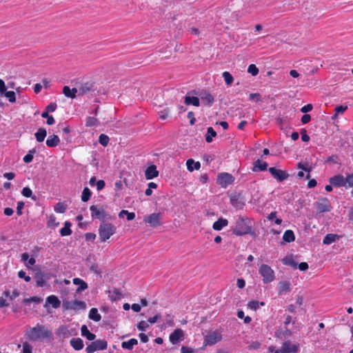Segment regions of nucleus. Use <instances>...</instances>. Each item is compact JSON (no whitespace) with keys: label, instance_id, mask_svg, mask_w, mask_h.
<instances>
[{"label":"nucleus","instance_id":"51","mask_svg":"<svg viewBox=\"0 0 353 353\" xmlns=\"http://www.w3.org/2000/svg\"><path fill=\"white\" fill-rule=\"evenodd\" d=\"M41 301H42V299L38 296H32L30 298L24 299L23 302L26 305H28L29 303H30L32 302L40 303Z\"/></svg>","mask_w":353,"mask_h":353},{"label":"nucleus","instance_id":"17","mask_svg":"<svg viewBox=\"0 0 353 353\" xmlns=\"http://www.w3.org/2000/svg\"><path fill=\"white\" fill-rule=\"evenodd\" d=\"M183 336V331L180 328H177L174 330V331L172 333H171L169 339L170 341L174 345L176 344Z\"/></svg>","mask_w":353,"mask_h":353},{"label":"nucleus","instance_id":"8","mask_svg":"<svg viewBox=\"0 0 353 353\" xmlns=\"http://www.w3.org/2000/svg\"><path fill=\"white\" fill-rule=\"evenodd\" d=\"M107 347L108 343L105 340L98 339L89 344L87 346L85 351L87 353H94L96 351L104 350L107 349Z\"/></svg>","mask_w":353,"mask_h":353},{"label":"nucleus","instance_id":"25","mask_svg":"<svg viewBox=\"0 0 353 353\" xmlns=\"http://www.w3.org/2000/svg\"><path fill=\"white\" fill-rule=\"evenodd\" d=\"M340 239V236L336 234H327L325 236L323 243L325 245H330Z\"/></svg>","mask_w":353,"mask_h":353},{"label":"nucleus","instance_id":"39","mask_svg":"<svg viewBox=\"0 0 353 353\" xmlns=\"http://www.w3.org/2000/svg\"><path fill=\"white\" fill-rule=\"evenodd\" d=\"M37 152V150L35 148L30 150L28 153L24 156L23 161L26 163H30L32 161L34 158V154Z\"/></svg>","mask_w":353,"mask_h":353},{"label":"nucleus","instance_id":"52","mask_svg":"<svg viewBox=\"0 0 353 353\" xmlns=\"http://www.w3.org/2000/svg\"><path fill=\"white\" fill-rule=\"evenodd\" d=\"M59 224V222H56V217L52 214L49 217V219L48 221L47 226L48 227H57Z\"/></svg>","mask_w":353,"mask_h":353},{"label":"nucleus","instance_id":"56","mask_svg":"<svg viewBox=\"0 0 353 353\" xmlns=\"http://www.w3.org/2000/svg\"><path fill=\"white\" fill-rule=\"evenodd\" d=\"M90 270L92 272H93L97 275H101V274L102 272V271L100 270L98 264H97V263L92 264L90 267Z\"/></svg>","mask_w":353,"mask_h":353},{"label":"nucleus","instance_id":"23","mask_svg":"<svg viewBox=\"0 0 353 353\" xmlns=\"http://www.w3.org/2000/svg\"><path fill=\"white\" fill-rule=\"evenodd\" d=\"M228 221L222 217L219 218L213 223L212 228L216 231L221 230L225 226L228 225Z\"/></svg>","mask_w":353,"mask_h":353},{"label":"nucleus","instance_id":"55","mask_svg":"<svg viewBox=\"0 0 353 353\" xmlns=\"http://www.w3.org/2000/svg\"><path fill=\"white\" fill-rule=\"evenodd\" d=\"M248 306L251 310L256 311L259 308V301L252 300L248 303Z\"/></svg>","mask_w":353,"mask_h":353},{"label":"nucleus","instance_id":"9","mask_svg":"<svg viewBox=\"0 0 353 353\" xmlns=\"http://www.w3.org/2000/svg\"><path fill=\"white\" fill-rule=\"evenodd\" d=\"M235 178L230 173L222 172L218 174L216 183L222 188H227L228 185L232 184Z\"/></svg>","mask_w":353,"mask_h":353},{"label":"nucleus","instance_id":"32","mask_svg":"<svg viewBox=\"0 0 353 353\" xmlns=\"http://www.w3.org/2000/svg\"><path fill=\"white\" fill-rule=\"evenodd\" d=\"M138 344V341L136 339H131L128 341H123L121 343V347L125 350H132L134 345Z\"/></svg>","mask_w":353,"mask_h":353},{"label":"nucleus","instance_id":"49","mask_svg":"<svg viewBox=\"0 0 353 353\" xmlns=\"http://www.w3.org/2000/svg\"><path fill=\"white\" fill-rule=\"evenodd\" d=\"M296 168L298 169H301L302 170H304V171H305V172H307L308 173H310L312 171V167H309L307 163H303L302 162H299L296 165Z\"/></svg>","mask_w":353,"mask_h":353},{"label":"nucleus","instance_id":"19","mask_svg":"<svg viewBox=\"0 0 353 353\" xmlns=\"http://www.w3.org/2000/svg\"><path fill=\"white\" fill-rule=\"evenodd\" d=\"M253 165V172L265 171L267 170V168L268 165L267 162H262L260 159H257L256 161H255Z\"/></svg>","mask_w":353,"mask_h":353},{"label":"nucleus","instance_id":"4","mask_svg":"<svg viewBox=\"0 0 353 353\" xmlns=\"http://www.w3.org/2000/svg\"><path fill=\"white\" fill-rule=\"evenodd\" d=\"M259 273L263 277L264 283H269L275 279L274 271L268 265L262 264L259 267Z\"/></svg>","mask_w":353,"mask_h":353},{"label":"nucleus","instance_id":"1","mask_svg":"<svg viewBox=\"0 0 353 353\" xmlns=\"http://www.w3.org/2000/svg\"><path fill=\"white\" fill-rule=\"evenodd\" d=\"M26 336L30 341L51 342L54 339L52 331L40 324L27 330Z\"/></svg>","mask_w":353,"mask_h":353},{"label":"nucleus","instance_id":"26","mask_svg":"<svg viewBox=\"0 0 353 353\" xmlns=\"http://www.w3.org/2000/svg\"><path fill=\"white\" fill-rule=\"evenodd\" d=\"M279 294H281L283 292H290L291 291V283L290 281H280L279 283Z\"/></svg>","mask_w":353,"mask_h":353},{"label":"nucleus","instance_id":"57","mask_svg":"<svg viewBox=\"0 0 353 353\" xmlns=\"http://www.w3.org/2000/svg\"><path fill=\"white\" fill-rule=\"evenodd\" d=\"M112 292L114 294V296L113 295L110 296V299L112 301H114L117 299H121V293L119 292L118 289H114Z\"/></svg>","mask_w":353,"mask_h":353},{"label":"nucleus","instance_id":"41","mask_svg":"<svg viewBox=\"0 0 353 353\" xmlns=\"http://www.w3.org/2000/svg\"><path fill=\"white\" fill-rule=\"evenodd\" d=\"M21 261L23 262L28 261L27 266L34 265L36 263L35 259L33 257L30 258L29 254L28 252H24L21 254Z\"/></svg>","mask_w":353,"mask_h":353},{"label":"nucleus","instance_id":"37","mask_svg":"<svg viewBox=\"0 0 353 353\" xmlns=\"http://www.w3.org/2000/svg\"><path fill=\"white\" fill-rule=\"evenodd\" d=\"M89 318L96 322L99 321L101 319V316L98 313V310L95 307H92L89 312Z\"/></svg>","mask_w":353,"mask_h":353},{"label":"nucleus","instance_id":"30","mask_svg":"<svg viewBox=\"0 0 353 353\" xmlns=\"http://www.w3.org/2000/svg\"><path fill=\"white\" fill-rule=\"evenodd\" d=\"M187 169L190 172H192L194 170H198L201 167V164L199 161H194L192 159H189L186 162Z\"/></svg>","mask_w":353,"mask_h":353},{"label":"nucleus","instance_id":"29","mask_svg":"<svg viewBox=\"0 0 353 353\" xmlns=\"http://www.w3.org/2000/svg\"><path fill=\"white\" fill-rule=\"evenodd\" d=\"M46 303L52 305V307L58 308L61 305V301L55 295H50L46 299Z\"/></svg>","mask_w":353,"mask_h":353},{"label":"nucleus","instance_id":"7","mask_svg":"<svg viewBox=\"0 0 353 353\" xmlns=\"http://www.w3.org/2000/svg\"><path fill=\"white\" fill-rule=\"evenodd\" d=\"M230 201L231 205L239 210H241L245 205V200L244 196L239 192H234L230 196Z\"/></svg>","mask_w":353,"mask_h":353},{"label":"nucleus","instance_id":"20","mask_svg":"<svg viewBox=\"0 0 353 353\" xmlns=\"http://www.w3.org/2000/svg\"><path fill=\"white\" fill-rule=\"evenodd\" d=\"M78 89L76 88H70L68 85H65L63 88V94L68 98L74 99L77 97V93L78 92Z\"/></svg>","mask_w":353,"mask_h":353},{"label":"nucleus","instance_id":"54","mask_svg":"<svg viewBox=\"0 0 353 353\" xmlns=\"http://www.w3.org/2000/svg\"><path fill=\"white\" fill-rule=\"evenodd\" d=\"M248 72L250 73L252 76H256L259 74V69L254 64H250L248 66Z\"/></svg>","mask_w":353,"mask_h":353},{"label":"nucleus","instance_id":"48","mask_svg":"<svg viewBox=\"0 0 353 353\" xmlns=\"http://www.w3.org/2000/svg\"><path fill=\"white\" fill-rule=\"evenodd\" d=\"M98 123V120L93 117H88L86 119L85 125L87 127H92L97 125Z\"/></svg>","mask_w":353,"mask_h":353},{"label":"nucleus","instance_id":"53","mask_svg":"<svg viewBox=\"0 0 353 353\" xmlns=\"http://www.w3.org/2000/svg\"><path fill=\"white\" fill-rule=\"evenodd\" d=\"M249 100L255 101L256 102H261L262 97L259 93H250L249 95Z\"/></svg>","mask_w":353,"mask_h":353},{"label":"nucleus","instance_id":"11","mask_svg":"<svg viewBox=\"0 0 353 353\" xmlns=\"http://www.w3.org/2000/svg\"><path fill=\"white\" fill-rule=\"evenodd\" d=\"M271 175L279 182H282L289 177V174L285 170L277 169L274 167L268 168Z\"/></svg>","mask_w":353,"mask_h":353},{"label":"nucleus","instance_id":"12","mask_svg":"<svg viewBox=\"0 0 353 353\" xmlns=\"http://www.w3.org/2000/svg\"><path fill=\"white\" fill-rule=\"evenodd\" d=\"M222 339V335L216 332L208 334L204 339L205 345H213Z\"/></svg>","mask_w":353,"mask_h":353},{"label":"nucleus","instance_id":"2","mask_svg":"<svg viewBox=\"0 0 353 353\" xmlns=\"http://www.w3.org/2000/svg\"><path fill=\"white\" fill-rule=\"evenodd\" d=\"M252 221L248 217L239 216L235 228L232 230V234L236 236H244L250 234L252 237L256 236V232L252 228Z\"/></svg>","mask_w":353,"mask_h":353},{"label":"nucleus","instance_id":"46","mask_svg":"<svg viewBox=\"0 0 353 353\" xmlns=\"http://www.w3.org/2000/svg\"><path fill=\"white\" fill-rule=\"evenodd\" d=\"M110 141V138L108 135L105 134H101L99 137V143L105 147L108 145V143Z\"/></svg>","mask_w":353,"mask_h":353},{"label":"nucleus","instance_id":"42","mask_svg":"<svg viewBox=\"0 0 353 353\" xmlns=\"http://www.w3.org/2000/svg\"><path fill=\"white\" fill-rule=\"evenodd\" d=\"M292 334V331L287 327H285L284 330H277L276 336L279 338H286L289 337Z\"/></svg>","mask_w":353,"mask_h":353},{"label":"nucleus","instance_id":"33","mask_svg":"<svg viewBox=\"0 0 353 353\" xmlns=\"http://www.w3.org/2000/svg\"><path fill=\"white\" fill-rule=\"evenodd\" d=\"M47 135V131L43 128H40L38 129L37 132L34 133V136L36 140L41 143L43 142Z\"/></svg>","mask_w":353,"mask_h":353},{"label":"nucleus","instance_id":"40","mask_svg":"<svg viewBox=\"0 0 353 353\" xmlns=\"http://www.w3.org/2000/svg\"><path fill=\"white\" fill-rule=\"evenodd\" d=\"M201 98L204 102V104L208 106H211L214 101V97L210 93H206L205 96H203Z\"/></svg>","mask_w":353,"mask_h":353},{"label":"nucleus","instance_id":"5","mask_svg":"<svg viewBox=\"0 0 353 353\" xmlns=\"http://www.w3.org/2000/svg\"><path fill=\"white\" fill-rule=\"evenodd\" d=\"M90 210L91 211L92 218L97 219L103 223H104L106 219H113V216L106 213L103 207L99 209L97 205H92L90 207Z\"/></svg>","mask_w":353,"mask_h":353},{"label":"nucleus","instance_id":"31","mask_svg":"<svg viewBox=\"0 0 353 353\" xmlns=\"http://www.w3.org/2000/svg\"><path fill=\"white\" fill-rule=\"evenodd\" d=\"M72 310H84L86 308V303L83 301L78 299H74L72 301Z\"/></svg>","mask_w":353,"mask_h":353},{"label":"nucleus","instance_id":"38","mask_svg":"<svg viewBox=\"0 0 353 353\" xmlns=\"http://www.w3.org/2000/svg\"><path fill=\"white\" fill-rule=\"evenodd\" d=\"M283 264L285 265H290L294 269L297 268V263L292 258V256H286L282 259Z\"/></svg>","mask_w":353,"mask_h":353},{"label":"nucleus","instance_id":"59","mask_svg":"<svg viewBox=\"0 0 353 353\" xmlns=\"http://www.w3.org/2000/svg\"><path fill=\"white\" fill-rule=\"evenodd\" d=\"M25 203L23 201H20L17 202V214L19 216H21L23 214V209L24 208Z\"/></svg>","mask_w":353,"mask_h":353},{"label":"nucleus","instance_id":"10","mask_svg":"<svg viewBox=\"0 0 353 353\" xmlns=\"http://www.w3.org/2000/svg\"><path fill=\"white\" fill-rule=\"evenodd\" d=\"M162 218V214L161 212L159 213H152L145 217L144 221L145 223H148L152 228H157L162 225V222L161 219Z\"/></svg>","mask_w":353,"mask_h":353},{"label":"nucleus","instance_id":"24","mask_svg":"<svg viewBox=\"0 0 353 353\" xmlns=\"http://www.w3.org/2000/svg\"><path fill=\"white\" fill-rule=\"evenodd\" d=\"M70 343L71 346L75 350H81L83 348L84 344L83 341L80 338H72Z\"/></svg>","mask_w":353,"mask_h":353},{"label":"nucleus","instance_id":"28","mask_svg":"<svg viewBox=\"0 0 353 353\" xmlns=\"http://www.w3.org/2000/svg\"><path fill=\"white\" fill-rule=\"evenodd\" d=\"M81 335L87 338L89 341H94L96 338V335L90 332L85 325H82L81 328Z\"/></svg>","mask_w":353,"mask_h":353},{"label":"nucleus","instance_id":"22","mask_svg":"<svg viewBox=\"0 0 353 353\" xmlns=\"http://www.w3.org/2000/svg\"><path fill=\"white\" fill-rule=\"evenodd\" d=\"M60 143L59 137L56 134L50 135L48 137L46 140V145L50 148H54L59 145Z\"/></svg>","mask_w":353,"mask_h":353},{"label":"nucleus","instance_id":"64","mask_svg":"<svg viewBox=\"0 0 353 353\" xmlns=\"http://www.w3.org/2000/svg\"><path fill=\"white\" fill-rule=\"evenodd\" d=\"M57 105L56 103H50L46 107V110L49 112H53L56 110Z\"/></svg>","mask_w":353,"mask_h":353},{"label":"nucleus","instance_id":"3","mask_svg":"<svg viewBox=\"0 0 353 353\" xmlns=\"http://www.w3.org/2000/svg\"><path fill=\"white\" fill-rule=\"evenodd\" d=\"M116 232V228L110 223H101L99 228V235L101 242H105Z\"/></svg>","mask_w":353,"mask_h":353},{"label":"nucleus","instance_id":"50","mask_svg":"<svg viewBox=\"0 0 353 353\" xmlns=\"http://www.w3.org/2000/svg\"><path fill=\"white\" fill-rule=\"evenodd\" d=\"M345 188H353V173L347 175V176L345 177Z\"/></svg>","mask_w":353,"mask_h":353},{"label":"nucleus","instance_id":"16","mask_svg":"<svg viewBox=\"0 0 353 353\" xmlns=\"http://www.w3.org/2000/svg\"><path fill=\"white\" fill-rule=\"evenodd\" d=\"M158 175L159 171L157 170V166L154 164L148 166L145 171V176L148 180L156 178Z\"/></svg>","mask_w":353,"mask_h":353},{"label":"nucleus","instance_id":"6","mask_svg":"<svg viewBox=\"0 0 353 353\" xmlns=\"http://www.w3.org/2000/svg\"><path fill=\"white\" fill-rule=\"evenodd\" d=\"M317 213L330 212L332 209L330 200L326 197H321L314 203Z\"/></svg>","mask_w":353,"mask_h":353},{"label":"nucleus","instance_id":"36","mask_svg":"<svg viewBox=\"0 0 353 353\" xmlns=\"http://www.w3.org/2000/svg\"><path fill=\"white\" fill-rule=\"evenodd\" d=\"M216 136V132L214 130L212 127H209L207 129V133L205 136V141L207 143H211L212 141L213 137Z\"/></svg>","mask_w":353,"mask_h":353},{"label":"nucleus","instance_id":"21","mask_svg":"<svg viewBox=\"0 0 353 353\" xmlns=\"http://www.w3.org/2000/svg\"><path fill=\"white\" fill-rule=\"evenodd\" d=\"M72 282L74 285H78L77 292L84 291L88 288L87 283L80 278L73 279Z\"/></svg>","mask_w":353,"mask_h":353},{"label":"nucleus","instance_id":"35","mask_svg":"<svg viewBox=\"0 0 353 353\" xmlns=\"http://www.w3.org/2000/svg\"><path fill=\"white\" fill-rule=\"evenodd\" d=\"M21 194L23 196L31 198L34 201L38 199L37 196L32 194V191L29 187H24L21 190Z\"/></svg>","mask_w":353,"mask_h":353},{"label":"nucleus","instance_id":"14","mask_svg":"<svg viewBox=\"0 0 353 353\" xmlns=\"http://www.w3.org/2000/svg\"><path fill=\"white\" fill-rule=\"evenodd\" d=\"M329 182L335 188L345 187V176L341 174H336L330 177Z\"/></svg>","mask_w":353,"mask_h":353},{"label":"nucleus","instance_id":"13","mask_svg":"<svg viewBox=\"0 0 353 353\" xmlns=\"http://www.w3.org/2000/svg\"><path fill=\"white\" fill-rule=\"evenodd\" d=\"M298 350V345L292 344L290 341H286L282 344L280 352L281 353H296Z\"/></svg>","mask_w":353,"mask_h":353},{"label":"nucleus","instance_id":"58","mask_svg":"<svg viewBox=\"0 0 353 353\" xmlns=\"http://www.w3.org/2000/svg\"><path fill=\"white\" fill-rule=\"evenodd\" d=\"M149 327L148 323L145 321H141L137 324V328L141 331H145Z\"/></svg>","mask_w":353,"mask_h":353},{"label":"nucleus","instance_id":"43","mask_svg":"<svg viewBox=\"0 0 353 353\" xmlns=\"http://www.w3.org/2000/svg\"><path fill=\"white\" fill-rule=\"evenodd\" d=\"M92 195L90 190L88 187H85L83 190L81 194V201L83 202H87L90 200Z\"/></svg>","mask_w":353,"mask_h":353},{"label":"nucleus","instance_id":"61","mask_svg":"<svg viewBox=\"0 0 353 353\" xmlns=\"http://www.w3.org/2000/svg\"><path fill=\"white\" fill-rule=\"evenodd\" d=\"M72 230L70 228H62L61 230H60V234L61 236H69L72 234Z\"/></svg>","mask_w":353,"mask_h":353},{"label":"nucleus","instance_id":"47","mask_svg":"<svg viewBox=\"0 0 353 353\" xmlns=\"http://www.w3.org/2000/svg\"><path fill=\"white\" fill-rule=\"evenodd\" d=\"M67 209V205L63 203H57L54 206V211L57 213H64Z\"/></svg>","mask_w":353,"mask_h":353},{"label":"nucleus","instance_id":"62","mask_svg":"<svg viewBox=\"0 0 353 353\" xmlns=\"http://www.w3.org/2000/svg\"><path fill=\"white\" fill-rule=\"evenodd\" d=\"M23 353H32V347L27 342L23 344Z\"/></svg>","mask_w":353,"mask_h":353},{"label":"nucleus","instance_id":"34","mask_svg":"<svg viewBox=\"0 0 353 353\" xmlns=\"http://www.w3.org/2000/svg\"><path fill=\"white\" fill-rule=\"evenodd\" d=\"M283 240L286 243H291L294 241L295 235L294 234V232L291 230H287L286 231H285L283 235Z\"/></svg>","mask_w":353,"mask_h":353},{"label":"nucleus","instance_id":"63","mask_svg":"<svg viewBox=\"0 0 353 353\" xmlns=\"http://www.w3.org/2000/svg\"><path fill=\"white\" fill-rule=\"evenodd\" d=\"M18 276L19 279H23L26 282H30L31 278L29 276H26V272L23 270H20L18 272Z\"/></svg>","mask_w":353,"mask_h":353},{"label":"nucleus","instance_id":"60","mask_svg":"<svg viewBox=\"0 0 353 353\" xmlns=\"http://www.w3.org/2000/svg\"><path fill=\"white\" fill-rule=\"evenodd\" d=\"M347 109V105H338L335 108V115L343 114Z\"/></svg>","mask_w":353,"mask_h":353},{"label":"nucleus","instance_id":"18","mask_svg":"<svg viewBox=\"0 0 353 353\" xmlns=\"http://www.w3.org/2000/svg\"><path fill=\"white\" fill-rule=\"evenodd\" d=\"M34 278L36 279L37 287H43L45 284L46 279H49L47 274L41 271L36 272Z\"/></svg>","mask_w":353,"mask_h":353},{"label":"nucleus","instance_id":"15","mask_svg":"<svg viewBox=\"0 0 353 353\" xmlns=\"http://www.w3.org/2000/svg\"><path fill=\"white\" fill-rule=\"evenodd\" d=\"M96 88H94V83L88 81L84 83H82L79 88H78L79 95H83L88 92L94 91Z\"/></svg>","mask_w":353,"mask_h":353},{"label":"nucleus","instance_id":"27","mask_svg":"<svg viewBox=\"0 0 353 353\" xmlns=\"http://www.w3.org/2000/svg\"><path fill=\"white\" fill-rule=\"evenodd\" d=\"M184 103L187 105H192L196 107L200 105L199 99L197 97L185 96Z\"/></svg>","mask_w":353,"mask_h":353},{"label":"nucleus","instance_id":"44","mask_svg":"<svg viewBox=\"0 0 353 353\" xmlns=\"http://www.w3.org/2000/svg\"><path fill=\"white\" fill-rule=\"evenodd\" d=\"M223 79H224V81L226 83V85H230L233 81H234V78L232 77V75L228 71H225L222 74Z\"/></svg>","mask_w":353,"mask_h":353},{"label":"nucleus","instance_id":"45","mask_svg":"<svg viewBox=\"0 0 353 353\" xmlns=\"http://www.w3.org/2000/svg\"><path fill=\"white\" fill-rule=\"evenodd\" d=\"M3 95H4L10 103H14L16 101V94L14 91H7L6 90L5 92L3 93Z\"/></svg>","mask_w":353,"mask_h":353}]
</instances>
